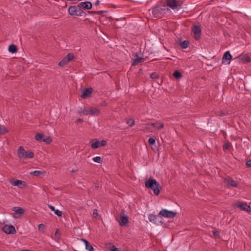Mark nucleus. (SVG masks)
I'll return each instance as SVG.
<instances>
[{
  "mask_svg": "<svg viewBox=\"0 0 251 251\" xmlns=\"http://www.w3.org/2000/svg\"><path fill=\"white\" fill-rule=\"evenodd\" d=\"M145 186L153 190L155 195L158 196L160 193V185L159 183L154 179H149L145 182Z\"/></svg>",
  "mask_w": 251,
  "mask_h": 251,
  "instance_id": "obj_1",
  "label": "nucleus"
},
{
  "mask_svg": "<svg viewBox=\"0 0 251 251\" xmlns=\"http://www.w3.org/2000/svg\"><path fill=\"white\" fill-rule=\"evenodd\" d=\"M34 156V154L32 151H26L22 146H20L18 150V156L21 160L32 158Z\"/></svg>",
  "mask_w": 251,
  "mask_h": 251,
  "instance_id": "obj_2",
  "label": "nucleus"
},
{
  "mask_svg": "<svg viewBox=\"0 0 251 251\" xmlns=\"http://www.w3.org/2000/svg\"><path fill=\"white\" fill-rule=\"evenodd\" d=\"M69 14L73 16H85L86 13L82 10L81 9L80 7L76 6L75 5L70 6L68 9Z\"/></svg>",
  "mask_w": 251,
  "mask_h": 251,
  "instance_id": "obj_3",
  "label": "nucleus"
},
{
  "mask_svg": "<svg viewBox=\"0 0 251 251\" xmlns=\"http://www.w3.org/2000/svg\"><path fill=\"white\" fill-rule=\"evenodd\" d=\"M165 9V6L164 5H155L151 9L152 14L154 17H157L161 15Z\"/></svg>",
  "mask_w": 251,
  "mask_h": 251,
  "instance_id": "obj_4",
  "label": "nucleus"
},
{
  "mask_svg": "<svg viewBox=\"0 0 251 251\" xmlns=\"http://www.w3.org/2000/svg\"><path fill=\"white\" fill-rule=\"evenodd\" d=\"M74 59V54L71 53H69L59 62L58 65L60 67H64Z\"/></svg>",
  "mask_w": 251,
  "mask_h": 251,
  "instance_id": "obj_5",
  "label": "nucleus"
},
{
  "mask_svg": "<svg viewBox=\"0 0 251 251\" xmlns=\"http://www.w3.org/2000/svg\"><path fill=\"white\" fill-rule=\"evenodd\" d=\"M176 213L173 211H169L166 209H162L159 212V215L165 218H172L175 217Z\"/></svg>",
  "mask_w": 251,
  "mask_h": 251,
  "instance_id": "obj_6",
  "label": "nucleus"
},
{
  "mask_svg": "<svg viewBox=\"0 0 251 251\" xmlns=\"http://www.w3.org/2000/svg\"><path fill=\"white\" fill-rule=\"evenodd\" d=\"M235 206H237L241 210L246 212H250L251 211V207L250 206L247 205L246 202L238 201L235 203Z\"/></svg>",
  "mask_w": 251,
  "mask_h": 251,
  "instance_id": "obj_7",
  "label": "nucleus"
},
{
  "mask_svg": "<svg viewBox=\"0 0 251 251\" xmlns=\"http://www.w3.org/2000/svg\"><path fill=\"white\" fill-rule=\"evenodd\" d=\"M192 32L194 35V38L196 40H199L200 39L201 33V27L199 25H194L192 28Z\"/></svg>",
  "mask_w": 251,
  "mask_h": 251,
  "instance_id": "obj_8",
  "label": "nucleus"
},
{
  "mask_svg": "<svg viewBox=\"0 0 251 251\" xmlns=\"http://www.w3.org/2000/svg\"><path fill=\"white\" fill-rule=\"evenodd\" d=\"M3 231L6 234H14L16 233L15 227L12 225H5L3 228Z\"/></svg>",
  "mask_w": 251,
  "mask_h": 251,
  "instance_id": "obj_9",
  "label": "nucleus"
},
{
  "mask_svg": "<svg viewBox=\"0 0 251 251\" xmlns=\"http://www.w3.org/2000/svg\"><path fill=\"white\" fill-rule=\"evenodd\" d=\"M93 92V88L91 87L85 88L83 90V93L81 95V97L82 99H86L91 97V95Z\"/></svg>",
  "mask_w": 251,
  "mask_h": 251,
  "instance_id": "obj_10",
  "label": "nucleus"
},
{
  "mask_svg": "<svg viewBox=\"0 0 251 251\" xmlns=\"http://www.w3.org/2000/svg\"><path fill=\"white\" fill-rule=\"evenodd\" d=\"M132 65L135 66L138 65L139 63L144 61L145 59L143 57H139L136 53L132 58Z\"/></svg>",
  "mask_w": 251,
  "mask_h": 251,
  "instance_id": "obj_11",
  "label": "nucleus"
},
{
  "mask_svg": "<svg viewBox=\"0 0 251 251\" xmlns=\"http://www.w3.org/2000/svg\"><path fill=\"white\" fill-rule=\"evenodd\" d=\"M146 125L147 126H152L157 130L162 129L163 128H164V124L160 122L159 121H158L155 123L148 124Z\"/></svg>",
  "mask_w": 251,
  "mask_h": 251,
  "instance_id": "obj_12",
  "label": "nucleus"
},
{
  "mask_svg": "<svg viewBox=\"0 0 251 251\" xmlns=\"http://www.w3.org/2000/svg\"><path fill=\"white\" fill-rule=\"evenodd\" d=\"M232 58V55L230 54L229 51H226L223 57L222 58V63L224 64H228L229 62H226V61H230Z\"/></svg>",
  "mask_w": 251,
  "mask_h": 251,
  "instance_id": "obj_13",
  "label": "nucleus"
},
{
  "mask_svg": "<svg viewBox=\"0 0 251 251\" xmlns=\"http://www.w3.org/2000/svg\"><path fill=\"white\" fill-rule=\"evenodd\" d=\"M167 5L173 9L177 8L179 4L177 0H167Z\"/></svg>",
  "mask_w": 251,
  "mask_h": 251,
  "instance_id": "obj_14",
  "label": "nucleus"
},
{
  "mask_svg": "<svg viewBox=\"0 0 251 251\" xmlns=\"http://www.w3.org/2000/svg\"><path fill=\"white\" fill-rule=\"evenodd\" d=\"M224 182L227 185H230L233 187H237L238 186V183L237 182L232 179L231 177H227L225 179Z\"/></svg>",
  "mask_w": 251,
  "mask_h": 251,
  "instance_id": "obj_15",
  "label": "nucleus"
},
{
  "mask_svg": "<svg viewBox=\"0 0 251 251\" xmlns=\"http://www.w3.org/2000/svg\"><path fill=\"white\" fill-rule=\"evenodd\" d=\"M78 7L85 9L89 10L92 7V4L90 1L81 2L78 4Z\"/></svg>",
  "mask_w": 251,
  "mask_h": 251,
  "instance_id": "obj_16",
  "label": "nucleus"
},
{
  "mask_svg": "<svg viewBox=\"0 0 251 251\" xmlns=\"http://www.w3.org/2000/svg\"><path fill=\"white\" fill-rule=\"evenodd\" d=\"M120 225L121 226H126L128 222V217L126 215H120V218L119 220Z\"/></svg>",
  "mask_w": 251,
  "mask_h": 251,
  "instance_id": "obj_17",
  "label": "nucleus"
},
{
  "mask_svg": "<svg viewBox=\"0 0 251 251\" xmlns=\"http://www.w3.org/2000/svg\"><path fill=\"white\" fill-rule=\"evenodd\" d=\"M80 240L85 243V249L89 251H94L93 247L91 245V244L88 241L82 238Z\"/></svg>",
  "mask_w": 251,
  "mask_h": 251,
  "instance_id": "obj_18",
  "label": "nucleus"
},
{
  "mask_svg": "<svg viewBox=\"0 0 251 251\" xmlns=\"http://www.w3.org/2000/svg\"><path fill=\"white\" fill-rule=\"evenodd\" d=\"M12 210L14 211L16 214L20 215L23 214L25 212L24 209L20 207H14L12 208Z\"/></svg>",
  "mask_w": 251,
  "mask_h": 251,
  "instance_id": "obj_19",
  "label": "nucleus"
},
{
  "mask_svg": "<svg viewBox=\"0 0 251 251\" xmlns=\"http://www.w3.org/2000/svg\"><path fill=\"white\" fill-rule=\"evenodd\" d=\"M45 174V172L44 171L40 170V171H34L33 172H29V174L32 176H40L41 175H43Z\"/></svg>",
  "mask_w": 251,
  "mask_h": 251,
  "instance_id": "obj_20",
  "label": "nucleus"
},
{
  "mask_svg": "<svg viewBox=\"0 0 251 251\" xmlns=\"http://www.w3.org/2000/svg\"><path fill=\"white\" fill-rule=\"evenodd\" d=\"M90 109H86L84 107V108H80L78 112L79 114H83L84 115H90Z\"/></svg>",
  "mask_w": 251,
  "mask_h": 251,
  "instance_id": "obj_21",
  "label": "nucleus"
},
{
  "mask_svg": "<svg viewBox=\"0 0 251 251\" xmlns=\"http://www.w3.org/2000/svg\"><path fill=\"white\" fill-rule=\"evenodd\" d=\"M90 115H98L100 113V110L97 108H90Z\"/></svg>",
  "mask_w": 251,
  "mask_h": 251,
  "instance_id": "obj_22",
  "label": "nucleus"
},
{
  "mask_svg": "<svg viewBox=\"0 0 251 251\" xmlns=\"http://www.w3.org/2000/svg\"><path fill=\"white\" fill-rule=\"evenodd\" d=\"M46 137V136L43 134L37 133L35 136V139L39 142H43V140H44V138Z\"/></svg>",
  "mask_w": 251,
  "mask_h": 251,
  "instance_id": "obj_23",
  "label": "nucleus"
},
{
  "mask_svg": "<svg viewBox=\"0 0 251 251\" xmlns=\"http://www.w3.org/2000/svg\"><path fill=\"white\" fill-rule=\"evenodd\" d=\"M48 206L49 207V208L50 209V210L52 211H53L54 212V213L57 215L59 217H60L62 216V212L60 211V210H56L55 209V207L51 205H48Z\"/></svg>",
  "mask_w": 251,
  "mask_h": 251,
  "instance_id": "obj_24",
  "label": "nucleus"
},
{
  "mask_svg": "<svg viewBox=\"0 0 251 251\" xmlns=\"http://www.w3.org/2000/svg\"><path fill=\"white\" fill-rule=\"evenodd\" d=\"M18 50V49L16 46L14 44H11L9 46L8 51L12 53H16Z\"/></svg>",
  "mask_w": 251,
  "mask_h": 251,
  "instance_id": "obj_25",
  "label": "nucleus"
},
{
  "mask_svg": "<svg viewBox=\"0 0 251 251\" xmlns=\"http://www.w3.org/2000/svg\"><path fill=\"white\" fill-rule=\"evenodd\" d=\"M25 182L22 180H16L14 181H13V182H11V184L13 185V186H18L20 188H22V187L21 186V185L23 184V183H25Z\"/></svg>",
  "mask_w": 251,
  "mask_h": 251,
  "instance_id": "obj_26",
  "label": "nucleus"
},
{
  "mask_svg": "<svg viewBox=\"0 0 251 251\" xmlns=\"http://www.w3.org/2000/svg\"><path fill=\"white\" fill-rule=\"evenodd\" d=\"M173 76L176 79H179L182 77V75L181 73L178 70H176L172 74Z\"/></svg>",
  "mask_w": 251,
  "mask_h": 251,
  "instance_id": "obj_27",
  "label": "nucleus"
},
{
  "mask_svg": "<svg viewBox=\"0 0 251 251\" xmlns=\"http://www.w3.org/2000/svg\"><path fill=\"white\" fill-rule=\"evenodd\" d=\"M8 132V130L4 126L0 125V135Z\"/></svg>",
  "mask_w": 251,
  "mask_h": 251,
  "instance_id": "obj_28",
  "label": "nucleus"
},
{
  "mask_svg": "<svg viewBox=\"0 0 251 251\" xmlns=\"http://www.w3.org/2000/svg\"><path fill=\"white\" fill-rule=\"evenodd\" d=\"M189 41L185 40V41L182 42L180 43V47L182 49H186L189 46Z\"/></svg>",
  "mask_w": 251,
  "mask_h": 251,
  "instance_id": "obj_29",
  "label": "nucleus"
},
{
  "mask_svg": "<svg viewBox=\"0 0 251 251\" xmlns=\"http://www.w3.org/2000/svg\"><path fill=\"white\" fill-rule=\"evenodd\" d=\"M100 146V142L98 140L92 143L91 145V148L94 149L98 148Z\"/></svg>",
  "mask_w": 251,
  "mask_h": 251,
  "instance_id": "obj_30",
  "label": "nucleus"
},
{
  "mask_svg": "<svg viewBox=\"0 0 251 251\" xmlns=\"http://www.w3.org/2000/svg\"><path fill=\"white\" fill-rule=\"evenodd\" d=\"M149 220L150 222H153L154 223H156V217L153 215V214H150L149 215Z\"/></svg>",
  "mask_w": 251,
  "mask_h": 251,
  "instance_id": "obj_31",
  "label": "nucleus"
},
{
  "mask_svg": "<svg viewBox=\"0 0 251 251\" xmlns=\"http://www.w3.org/2000/svg\"><path fill=\"white\" fill-rule=\"evenodd\" d=\"M127 124L129 125V126H132L135 124V122L133 119H129L127 120L126 121Z\"/></svg>",
  "mask_w": 251,
  "mask_h": 251,
  "instance_id": "obj_32",
  "label": "nucleus"
},
{
  "mask_svg": "<svg viewBox=\"0 0 251 251\" xmlns=\"http://www.w3.org/2000/svg\"><path fill=\"white\" fill-rule=\"evenodd\" d=\"M93 160L99 163H100L102 161V159L100 156H96L94 157L93 158Z\"/></svg>",
  "mask_w": 251,
  "mask_h": 251,
  "instance_id": "obj_33",
  "label": "nucleus"
},
{
  "mask_svg": "<svg viewBox=\"0 0 251 251\" xmlns=\"http://www.w3.org/2000/svg\"><path fill=\"white\" fill-rule=\"evenodd\" d=\"M150 77L153 79H156L159 78V75L156 73H152L151 74Z\"/></svg>",
  "mask_w": 251,
  "mask_h": 251,
  "instance_id": "obj_34",
  "label": "nucleus"
},
{
  "mask_svg": "<svg viewBox=\"0 0 251 251\" xmlns=\"http://www.w3.org/2000/svg\"><path fill=\"white\" fill-rule=\"evenodd\" d=\"M242 60L246 62H250L251 61V58L247 55H244L242 57Z\"/></svg>",
  "mask_w": 251,
  "mask_h": 251,
  "instance_id": "obj_35",
  "label": "nucleus"
},
{
  "mask_svg": "<svg viewBox=\"0 0 251 251\" xmlns=\"http://www.w3.org/2000/svg\"><path fill=\"white\" fill-rule=\"evenodd\" d=\"M51 139L49 137H47L44 138V140H43V142H46V143L50 144L51 142Z\"/></svg>",
  "mask_w": 251,
  "mask_h": 251,
  "instance_id": "obj_36",
  "label": "nucleus"
},
{
  "mask_svg": "<svg viewBox=\"0 0 251 251\" xmlns=\"http://www.w3.org/2000/svg\"><path fill=\"white\" fill-rule=\"evenodd\" d=\"M148 142L151 145H152L155 143V139L153 138H150L149 139Z\"/></svg>",
  "mask_w": 251,
  "mask_h": 251,
  "instance_id": "obj_37",
  "label": "nucleus"
},
{
  "mask_svg": "<svg viewBox=\"0 0 251 251\" xmlns=\"http://www.w3.org/2000/svg\"><path fill=\"white\" fill-rule=\"evenodd\" d=\"M93 215L94 217H97L98 215V210L95 209L93 211Z\"/></svg>",
  "mask_w": 251,
  "mask_h": 251,
  "instance_id": "obj_38",
  "label": "nucleus"
},
{
  "mask_svg": "<svg viewBox=\"0 0 251 251\" xmlns=\"http://www.w3.org/2000/svg\"><path fill=\"white\" fill-rule=\"evenodd\" d=\"M45 228V225L43 224L38 225V228L40 230H43Z\"/></svg>",
  "mask_w": 251,
  "mask_h": 251,
  "instance_id": "obj_39",
  "label": "nucleus"
},
{
  "mask_svg": "<svg viewBox=\"0 0 251 251\" xmlns=\"http://www.w3.org/2000/svg\"><path fill=\"white\" fill-rule=\"evenodd\" d=\"M246 165L248 168L251 167V160L247 161L246 163Z\"/></svg>",
  "mask_w": 251,
  "mask_h": 251,
  "instance_id": "obj_40",
  "label": "nucleus"
},
{
  "mask_svg": "<svg viewBox=\"0 0 251 251\" xmlns=\"http://www.w3.org/2000/svg\"><path fill=\"white\" fill-rule=\"evenodd\" d=\"M55 236L56 237H59L60 236V231L58 229H57L55 232L54 234Z\"/></svg>",
  "mask_w": 251,
  "mask_h": 251,
  "instance_id": "obj_41",
  "label": "nucleus"
},
{
  "mask_svg": "<svg viewBox=\"0 0 251 251\" xmlns=\"http://www.w3.org/2000/svg\"><path fill=\"white\" fill-rule=\"evenodd\" d=\"M106 144V142L105 140H102L100 142V146L103 147Z\"/></svg>",
  "mask_w": 251,
  "mask_h": 251,
  "instance_id": "obj_42",
  "label": "nucleus"
},
{
  "mask_svg": "<svg viewBox=\"0 0 251 251\" xmlns=\"http://www.w3.org/2000/svg\"><path fill=\"white\" fill-rule=\"evenodd\" d=\"M213 235L215 237H219L220 235V234L218 231H215L213 232Z\"/></svg>",
  "mask_w": 251,
  "mask_h": 251,
  "instance_id": "obj_43",
  "label": "nucleus"
},
{
  "mask_svg": "<svg viewBox=\"0 0 251 251\" xmlns=\"http://www.w3.org/2000/svg\"><path fill=\"white\" fill-rule=\"evenodd\" d=\"M112 248H114V250H111V251H119L118 248H117L115 246H112Z\"/></svg>",
  "mask_w": 251,
  "mask_h": 251,
  "instance_id": "obj_44",
  "label": "nucleus"
},
{
  "mask_svg": "<svg viewBox=\"0 0 251 251\" xmlns=\"http://www.w3.org/2000/svg\"><path fill=\"white\" fill-rule=\"evenodd\" d=\"M76 122L77 123H81L83 122V120L81 119H78L76 120Z\"/></svg>",
  "mask_w": 251,
  "mask_h": 251,
  "instance_id": "obj_45",
  "label": "nucleus"
},
{
  "mask_svg": "<svg viewBox=\"0 0 251 251\" xmlns=\"http://www.w3.org/2000/svg\"><path fill=\"white\" fill-rule=\"evenodd\" d=\"M103 12V11H98L94 12V13L98 14L102 13Z\"/></svg>",
  "mask_w": 251,
  "mask_h": 251,
  "instance_id": "obj_46",
  "label": "nucleus"
},
{
  "mask_svg": "<svg viewBox=\"0 0 251 251\" xmlns=\"http://www.w3.org/2000/svg\"><path fill=\"white\" fill-rule=\"evenodd\" d=\"M228 148H229V145H225L224 147V148L226 149V150H228Z\"/></svg>",
  "mask_w": 251,
  "mask_h": 251,
  "instance_id": "obj_47",
  "label": "nucleus"
},
{
  "mask_svg": "<svg viewBox=\"0 0 251 251\" xmlns=\"http://www.w3.org/2000/svg\"><path fill=\"white\" fill-rule=\"evenodd\" d=\"M100 2L99 0H97L95 3V5H98L100 4Z\"/></svg>",
  "mask_w": 251,
  "mask_h": 251,
  "instance_id": "obj_48",
  "label": "nucleus"
},
{
  "mask_svg": "<svg viewBox=\"0 0 251 251\" xmlns=\"http://www.w3.org/2000/svg\"><path fill=\"white\" fill-rule=\"evenodd\" d=\"M110 250L111 251V250H114V248H112V247Z\"/></svg>",
  "mask_w": 251,
  "mask_h": 251,
  "instance_id": "obj_49",
  "label": "nucleus"
},
{
  "mask_svg": "<svg viewBox=\"0 0 251 251\" xmlns=\"http://www.w3.org/2000/svg\"><path fill=\"white\" fill-rule=\"evenodd\" d=\"M147 128L149 129H150V127H147Z\"/></svg>",
  "mask_w": 251,
  "mask_h": 251,
  "instance_id": "obj_50",
  "label": "nucleus"
}]
</instances>
